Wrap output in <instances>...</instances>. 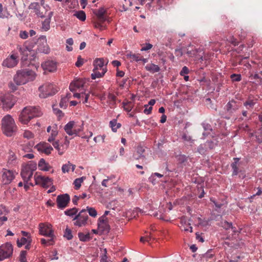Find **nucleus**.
<instances>
[{
  "label": "nucleus",
  "instance_id": "nucleus-23",
  "mask_svg": "<svg viewBox=\"0 0 262 262\" xmlns=\"http://www.w3.org/2000/svg\"><path fill=\"white\" fill-rule=\"evenodd\" d=\"M98 222V227L99 228H102L103 231H109L110 227L107 224V220L106 217H104L103 215L101 216L99 218Z\"/></svg>",
  "mask_w": 262,
  "mask_h": 262
},
{
  "label": "nucleus",
  "instance_id": "nucleus-39",
  "mask_svg": "<svg viewBox=\"0 0 262 262\" xmlns=\"http://www.w3.org/2000/svg\"><path fill=\"white\" fill-rule=\"evenodd\" d=\"M84 179V177H81L80 178H77L74 181V185L75 187V189L76 190H78L80 188L81 183H82Z\"/></svg>",
  "mask_w": 262,
  "mask_h": 262
},
{
  "label": "nucleus",
  "instance_id": "nucleus-5",
  "mask_svg": "<svg viewBox=\"0 0 262 262\" xmlns=\"http://www.w3.org/2000/svg\"><path fill=\"white\" fill-rule=\"evenodd\" d=\"M36 168V163L33 161H29L22 165L20 175L24 182H29Z\"/></svg>",
  "mask_w": 262,
  "mask_h": 262
},
{
  "label": "nucleus",
  "instance_id": "nucleus-26",
  "mask_svg": "<svg viewBox=\"0 0 262 262\" xmlns=\"http://www.w3.org/2000/svg\"><path fill=\"white\" fill-rule=\"evenodd\" d=\"M17 48L19 50L20 53L23 55L21 57L22 59L24 60H27L28 53L29 52H30V51L28 48L27 47H21L20 46H18Z\"/></svg>",
  "mask_w": 262,
  "mask_h": 262
},
{
  "label": "nucleus",
  "instance_id": "nucleus-45",
  "mask_svg": "<svg viewBox=\"0 0 262 262\" xmlns=\"http://www.w3.org/2000/svg\"><path fill=\"white\" fill-rule=\"evenodd\" d=\"M232 82H239L242 80V76L239 74H232L230 75Z\"/></svg>",
  "mask_w": 262,
  "mask_h": 262
},
{
  "label": "nucleus",
  "instance_id": "nucleus-13",
  "mask_svg": "<svg viewBox=\"0 0 262 262\" xmlns=\"http://www.w3.org/2000/svg\"><path fill=\"white\" fill-rule=\"evenodd\" d=\"M2 179L4 184H9L15 178L14 172L12 170L3 169Z\"/></svg>",
  "mask_w": 262,
  "mask_h": 262
},
{
  "label": "nucleus",
  "instance_id": "nucleus-47",
  "mask_svg": "<svg viewBox=\"0 0 262 262\" xmlns=\"http://www.w3.org/2000/svg\"><path fill=\"white\" fill-rule=\"evenodd\" d=\"M188 157L185 155H180L178 156V161L180 164H185L188 161Z\"/></svg>",
  "mask_w": 262,
  "mask_h": 262
},
{
  "label": "nucleus",
  "instance_id": "nucleus-34",
  "mask_svg": "<svg viewBox=\"0 0 262 262\" xmlns=\"http://www.w3.org/2000/svg\"><path fill=\"white\" fill-rule=\"evenodd\" d=\"M110 127L114 132H116L117 129L121 127V124L117 123L116 119H113L110 122Z\"/></svg>",
  "mask_w": 262,
  "mask_h": 262
},
{
  "label": "nucleus",
  "instance_id": "nucleus-51",
  "mask_svg": "<svg viewBox=\"0 0 262 262\" xmlns=\"http://www.w3.org/2000/svg\"><path fill=\"white\" fill-rule=\"evenodd\" d=\"M27 252L26 251H21L19 255V261L20 262H28L26 258Z\"/></svg>",
  "mask_w": 262,
  "mask_h": 262
},
{
  "label": "nucleus",
  "instance_id": "nucleus-12",
  "mask_svg": "<svg viewBox=\"0 0 262 262\" xmlns=\"http://www.w3.org/2000/svg\"><path fill=\"white\" fill-rule=\"evenodd\" d=\"M18 62V56L13 54L3 61L2 65L8 68H12L15 67L17 64Z\"/></svg>",
  "mask_w": 262,
  "mask_h": 262
},
{
  "label": "nucleus",
  "instance_id": "nucleus-55",
  "mask_svg": "<svg viewBox=\"0 0 262 262\" xmlns=\"http://www.w3.org/2000/svg\"><path fill=\"white\" fill-rule=\"evenodd\" d=\"M153 215L155 217H156L157 219H159L161 220H164V221H168L167 219H166L164 217L163 214L161 212H156L154 213Z\"/></svg>",
  "mask_w": 262,
  "mask_h": 262
},
{
  "label": "nucleus",
  "instance_id": "nucleus-57",
  "mask_svg": "<svg viewBox=\"0 0 262 262\" xmlns=\"http://www.w3.org/2000/svg\"><path fill=\"white\" fill-rule=\"evenodd\" d=\"M83 64V59L81 58V56H79L77 58V61L75 63V66L77 67H80Z\"/></svg>",
  "mask_w": 262,
  "mask_h": 262
},
{
  "label": "nucleus",
  "instance_id": "nucleus-27",
  "mask_svg": "<svg viewBox=\"0 0 262 262\" xmlns=\"http://www.w3.org/2000/svg\"><path fill=\"white\" fill-rule=\"evenodd\" d=\"M69 145V141L67 140V137L66 138L65 141L63 143L60 144L59 147L57 149L58 154L60 155H62L64 152L68 149Z\"/></svg>",
  "mask_w": 262,
  "mask_h": 262
},
{
  "label": "nucleus",
  "instance_id": "nucleus-10",
  "mask_svg": "<svg viewBox=\"0 0 262 262\" xmlns=\"http://www.w3.org/2000/svg\"><path fill=\"white\" fill-rule=\"evenodd\" d=\"M39 234L50 237H54L53 230L52 229V225L48 223H40L39 224Z\"/></svg>",
  "mask_w": 262,
  "mask_h": 262
},
{
  "label": "nucleus",
  "instance_id": "nucleus-58",
  "mask_svg": "<svg viewBox=\"0 0 262 262\" xmlns=\"http://www.w3.org/2000/svg\"><path fill=\"white\" fill-rule=\"evenodd\" d=\"M8 213V211L6 209L5 206H4L2 205H0V216L3 214L5 215L6 214H7Z\"/></svg>",
  "mask_w": 262,
  "mask_h": 262
},
{
  "label": "nucleus",
  "instance_id": "nucleus-53",
  "mask_svg": "<svg viewBox=\"0 0 262 262\" xmlns=\"http://www.w3.org/2000/svg\"><path fill=\"white\" fill-rule=\"evenodd\" d=\"M23 137L27 139H31L34 137L33 134L29 130H25L23 134Z\"/></svg>",
  "mask_w": 262,
  "mask_h": 262
},
{
  "label": "nucleus",
  "instance_id": "nucleus-35",
  "mask_svg": "<svg viewBox=\"0 0 262 262\" xmlns=\"http://www.w3.org/2000/svg\"><path fill=\"white\" fill-rule=\"evenodd\" d=\"M57 135L58 131L57 130V125L55 124V127L53 126V129L52 130L51 135L49 137L48 141H49V142H52V141H53L55 140V137L57 136Z\"/></svg>",
  "mask_w": 262,
  "mask_h": 262
},
{
  "label": "nucleus",
  "instance_id": "nucleus-54",
  "mask_svg": "<svg viewBox=\"0 0 262 262\" xmlns=\"http://www.w3.org/2000/svg\"><path fill=\"white\" fill-rule=\"evenodd\" d=\"M239 57H241L240 60L239 61L238 64H244L245 66H246L247 68H249V67H251V65L248 63L247 62L246 63H244L243 62V60L245 59H248L249 57V55L246 56V57H242V56H239Z\"/></svg>",
  "mask_w": 262,
  "mask_h": 262
},
{
  "label": "nucleus",
  "instance_id": "nucleus-62",
  "mask_svg": "<svg viewBox=\"0 0 262 262\" xmlns=\"http://www.w3.org/2000/svg\"><path fill=\"white\" fill-rule=\"evenodd\" d=\"M144 107H145V110H144V113L145 114L149 115L151 113V110L152 109V106L149 107V108H147L148 107V105H145Z\"/></svg>",
  "mask_w": 262,
  "mask_h": 262
},
{
  "label": "nucleus",
  "instance_id": "nucleus-18",
  "mask_svg": "<svg viewBox=\"0 0 262 262\" xmlns=\"http://www.w3.org/2000/svg\"><path fill=\"white\" fill-rule=\"evenodd\" d=\"M85 81L83 79L79 78L73 81L70 84L69 89L72 92H75L84 86Z\"/></svg>",
  "mask_w": 262,
  "mask_h": 262
},
{
  "label": "nucleus",
  "instance_id": "nucleus-63",
  "mask_svg": "<svg viewBox=\"0 0 262 262\" xmlns=\"http://www.w3.org/2000/svg\"><path fill=\"white\" fill-rule=\"evenodd\" d=\"M152 47V45L149 43H146L145 46L142 48L141 49V51H147L150 49H151Z\"/></svg>",
  "mask_w": 262,
  "mask_h": 262
},
{
  "label": "nucleus",
  "instance_id": "nucleus-33",
  "mask_svg": "<svg viewBox=\"0 0 262 262\" xmlns=\"http://www.w3.org/2000/svg\"><path fill=\"white\" fill-rule=\"evenodd\" d=\"M31 242L32 238H26L25 237H22L20 239H17V245L18 247H21L27 243H31Z\"/></svg>",
  "mask_w": 262,
  "mask_h": 262
},
{
  "label": "nucleus",
  "instance_id": "nucleus-43",
  "mask_svg": "<svg viewBox=\"0 0 262 262\" xmlns=\"http://www.w3.org/2000/svg\"><path fill=\"white\" fill-rule=\"evenodd\" d=\"M63 236L68 240L72 239L73 238V235L72 234L71 230L67 227L64 231Z\"/></svg>",
  "mask_w": 262,
  "mask_h": 262
},
{
  "label": "nucleus",
  "instance_id": "nucleus-11",
  "mask_svg": "<svg viewBox=\"0 0 262 262\" xmlns=\"http://www.w3.org/2000/svg\"><path fill=\"white\" fill-rule=\"evenodd\" d=\"M70 201V197L68 194L65 193L58 195L56 199L57 207L61 209L66 208L68 206Z\"/></svg>",
  "mask_w": 262,
  "mask_h": 262
},
{
  "label": "nucleus",
  "instance_id": "nucleus-60",
  "mask_svg": "<svg viewBox=\"0 0 262 262\" xmlns=\"http://www.w3.org/2000/svg\"><path fill=\"white\" fill-rule=\"evenodd\" d=\"M189 69L188 68L186 67V66H184V67H183L181 71L180 72V75L181 76H184V75H187L189 73Z\"/></svg>",
  "mask_w": 262,
  "mask_h": 262
},
{
  "label": "nucleus",
  "instance_id": "nucleus-32",
  "mask_svg": "<svg viewBox=\"0 0 262 262\" xmlns=\"http://www.w3.org/2000/svg\"><path fill=\"white\" fill-rule=\"evenodd\" d=\"M78 236L79 240L84 242L89 241L92 238V237L91 236L89 232L86 234H84L82 232H79L78 233Z\"/></svg>",
  "mask_w": 262,
  "mask_h": 262
},
{
  "label": "nucleus",
  "instance_id": "nucleus-4",
  "mask_svg": "<svg viewBox=\"0 0 262 262\" xmlns=\"http://www.w3.org/2000/svg\"><path fill=\"white\" fill-rule=\"evenodd\" d=\"M93 66V73L91 74L92 79L103 77L107 71L106 66L104 65V59L102 58L94 60Z\"/></svg>",
  "mask_w": 262,
  "mask_h": 262
},
{
  "label": "nucleus",
  "instance_id": "nucleus-61",
  "mask_svg": "<svg viewBox=\"0 0 262 262\" xmlns=\"http://www.w3.org/2000/svg\"><path fill=\"white\" fill-rule=\"evenodd\" d=\"M183 230L185 231H189L190 232H192V227L191 226L190 224H188V225H185L184 226Z\"/></svg>",
  "mask_w": 262,
  "mask_h": 262
},
{
  "label": "nucleus",
  "instance_id": "nucleus-64",
  "mask_svg": "<svg viewBox=\"0 0 262 262\" xmlns=\"http://www.w3.org/2000/svg\"><path fill=\"white\" fill-rule=\"evenodd\" d=\"M108 99L110 101H112L115 103L116 100V97L114 94L110 93L108 95Z\"/></svg>",
  "mask_w": 262,
  "mask_h": 262
},
{
  "label": "nucleus",
  "instance_id": "nucleus-1",
  "mask_svg": "<svg viewBox=\"0 0 262 262\" xmlns=\"http://www.w3.org/2000/svg\"><path fill=\"white\" fill-rule=\"evenodd\" d=\"M42 114V113L39 107L26 106L20 112L18 117V120L23 124H27L31 119L40 117Z\"/></svg>",
  "mask_w": 262,
  "mask_h": 262
},
{
  "label": "nucleus",
  "instance_id": "nucleus-19",
  "mask_svg": "<svg viewBox=\"0 0 262 262\" xmlns=\"http://www.w3.org/2000/svg\"><path fill=\"white\" fill-rule=\"evenodd\" d=\"M41 67L45 71L53 72L57 70L56 62L53 60L46 61L41 63Z\"/></svg>",
  "mask_w": 262,
  "mask_h": 262
},
{
  "label": "nucleus",
  "instance_id": "nucleus-48",
  "mask_svg": "<svg viewBox=\"0 0 262 262\" xmlns=\"http://www.w3.org/2000/svg\"><path fill=\"white\" fill-rule=\"evenodd\" d=\"M127 56L129 57L133 61H141V60H142V57L140 56L139 54H128Z\"/></svg>",
  "mask_w": 262,
  "mask_h": 262
},
{
  "label": "nucleus",
  "instance_id": "nucleus-20",
  "mask_svg": "<svg viewBox=\"0 0 262 262\" xmlns=\"http://www.w3.org/2000/svg\"><path fill=\"white\" fill-rule=\"evenodd\" d=\"M239 107L238 103L234 100L229 101L225 106L226 111L229 114L233 113Z\"/></svg>",
  "mask_w": 262,
  "mask_h": 262
},
{
  "label": "nucleus",
  "instance_id": "nucleus-49",
  "mask_svg": "<svg viewBox=\"0 0 262 262\" xmlns=\"http://www.w3.org/2000/svg\"><path fill=\"white\" fill-rule=\"evenodd\" d=\"M86 209L90 216L95 217L97 215V212L96 209L93 207H86Z\"/></svg>",
  "mask_w": 262,
  "mask_h": 262
},
{
  "label": "nucleus",
  "instance_id": "nucleus-28",
  "mask_svg": "<svg viewBox=\"0 0 262 262\" xmlns=\"http://www.w3.org/2000/svg\"><path fill=\"white\" fill-rule=\"evenodd\" d=\"M106 11L104 9V8L101 7L100 8L97 12H95V15L98 18V19L101 22H104L106 20V18L104 17V14L105 13Z\"/></svg>",
  "mask_w": 262,
  "mask_h": 262
},
{
  "label": "nucleus",
  "instance_id": "nucleus-9",
  "mask_svg": "<svg viewBox=\"0 0 262 262\" xmlns=\"http://www.w3.org/2000/svg\"><path fill=\"white\" fill-rule=\"evenodd\" d=\"M88 219V215L86 213V210L85 209H82L74 217V220H76L74 225L78 227L85 226L87 223Z\"/></svg>",
  "mask_w": 262,
  "mask_h": 262
},
{
  "label": "nucleus",
  "instance_id": "nucleus-59",
  "mask_svg": "<svg viewBox=\"0 0 262 262\" xmlns=\"http://www.w3.org/2000/svg\"><path fill=\"white\" fill-rule=\"evenodd\" d=\"M19 36L22 39H26L28 37V33L26 31H20Z\"/></svg>",
  "mask_w": 262,
  "mask_h": 262
},
{
  "label": "nucleus",
  "instance_id": "nucleus-37",
  "mask_svg": "<svg viewBox=\"0 0 262 262\" xmlns=\"http://www.w3.org/2000/svg\"><path fill=\"white\" fill-rule=\"evenodd\" d=\"M74 16H76L78 19L82 21H84L86 19L85 13L82 10L75 12L74 14Z\"/></svg>",
  "mask_w": 262,
  "mask_h": 262
},
{
  "label": "nucleus",
  "instance_id": "nucleus-6",
  "mask_svg": "<svg viewBox=\"0 0 262 262\" xmlns=\"http://www.w3.org/2000/svg\"><path fill=\"white\" fill-rule=\"evenodd\" d=\"M38 90L40 92L39 96L42 98L54 95L57 92L54 85L50 83H46L39 86Z\"/></svg>",
  "mask_w": 262,
  "mask_h": 262
},
{
  "label": "nucleus",
  "instance_id": "nucleus-46",
  "mask_svg": "<svg viewBox=\"0 0 262 262\" xmlns=\"http://www.w3.org/2000/svg\"><path fill=\"white\" fill-rule=\"evenodd\" d=\"M68 101H69L67 98H65L64 97H62L59 103V106L62 108H66L68 105L67 103Z\"/></svg>",
  "mask_w": 262,
  "mask_h": 262
},
{
  "label": "nucleus",
  "instance_id": "nucleus-38",
  "mask_svg": "<svg viewBox=\"0 0 262 262\" xmlns=\"http://www.w3.org/2000/svg\"><path fill=\"white\" fill-rule=\"evenodd\" d=\"M16 161V157L13 152H10L8 159V163L9 164H13Z\"/></svg>",
  "mask_w": 262,
  "mask_h": 262
},
{
  "label": "nucleus",
  "instance_id": "nucleus-25",
  "mask_svg": "<svg viewBox=\"0 0 262 262\" xmlns=\"http://www.w3.org/2000/svg\"><path fill=\"white\" fill-rule=\"evenodd\" d=\"M37 50L40 53L48 54L50 52V48L47 41H44L42 43H39L38 45Z\"/></svg>",
  "mask_w": 262,
  "mask_h": 262
},
{
  "label": "nucleus",
  "instance_id": "nucleus-16",
  "mask_svg": "<svg viewBox=\"0 0 262 262\" xmlns=\"http://www.w3.org/2000/svg\"><path fill=\"white\" fill-rule=\"evenodd\" d=\"M64 130L69 136L77 135L80 131V129L76 128L75 122L73 121L69 122L64 127Z\"/></svg>",
  "mask_w": 262,
  "mask_h": 262
},
{
  "label": "nucleus",
  "instance_id": "nucleus-31",
  "mask_svg": "<svg viewBox=\"0 0 262 262\" xmlns=\"http://www.w3.org/2000/svg\"><path fill=\"white\" fill-rule=\"evenodd\" d=\"M38 167L41 170L49 171L50 166L44 159H41L38 162Z\"/></svg>",
  "mask_w": 262,
  "mask_h": 262
},
{
  "label": "nucleus",
  "instance_id": "nucleus-22",
  "mask_svg": "<svg viewBox=\"0 0 262 262\" xmlns=\"http://www.w3.org/2000/svg\"><path fill=\"white\" fill-rule=\"evenodd\" d=\"M53 15V12L51 11L48 14V17L42 21L41 29L44 31H47L50 29V23L52 17Z\"/></svg>",
  "mask_w": 262,
  "mask_h": 262
},
{
  "label": "nucleus",
  "instance_id": "nucleus-24",
  "mask_svg": "<svg viewBox=\"0 0 262 262\" xmlns=\"http://www.w3.org/2000/svg\"><path fill=\"white\" fill-rule=\"evenodd\" d=\"M240 159L239 158H234L233 160L234 162L231 163V167L232 169V176H237L239 172V169L238 167V165L239 163Z\"/></svg>",
  "mask_w": 262,
  "mask_h": 262
},
{
  "label": "nucleus",
  "instance_id": "nucleus-30",
  "mask_svg": "<svg viewBox=\"0 0 262 262\" xmlns=\"http://www.w3.org/2000/svg\"><path fill=\"white\" fill-rule=\"evenodd\" d=\"M75 167L76 166L75 165L72 164L70 162H68V163L62 165L61 170L63 173L69 172L71 168L72 171H74Z\"/></svg>",
  "mask_w": 262,
  "mask_h": 262
},
{
  "label": "nucleus",
  "instance_id": "nucleus-50",
  "mask_svg": "<svg viewBox=\"0 0 262 262\" xmlns=\"http://www.w3.org/2000/svg\"><path fill=\"white\" fill-rule=\"evenodd\" d=\"M232 223L224 221L221 222L222 227L225 230H228L232 227Z\"/></svg>",
  "mask_w": 262,
  "mask_h": 262
},
{
  "label": "nucleus",
  "instance_id": "nucleus-36",
  "mask_svg": "<svg viewBox=\"0 0 262 262\" xmlns=\"http://www.w3.org/2000/svg\"><path fill=\"white\" fill-rule=\"evenodd\" d=\"M145 236L141 237L140 239L141 242H149L150 241L155 239L151 233H148L147 232H145Z\"/></svg>",
  "mask_w": 262,
  "mask_h": 262
},
{
  "label": "nucleus",
  "instance_id": "nucleus-21",
  "mask_svg": "<svg viewBox=\"0 0 262 262\" xmlns=\"http://www.w3.org/2000/svg\"><path fill=\"white\" fill-rule=\"evenodd\" d=\"M29 9L33 10L37 17L40 18L45 17L46 13L40 11V6L39 3L36 2L31 3L29 6Z\"/></svg>",
  "mask_w": 262,
  "mask_h": 262
},
{
  "label": "nucleus",
  "instance_id": "nucleus-56",
  "mask_svg": "<svg viewBox=\"0 0 262 262\" xmlns=\"http://www.w3.org/2000/svg\"><path fill=\"white\" fill-rule=\"evenodd\" d=\"M255 104V102L253 100H248L244 102V106L248 108V106H249L250 107H253Z\"/></svg>",
  "mask_w": 262,
  "mask_h": 262
},
{
  "label": "nucleus",
  "instance_id": "nucleus-52",
  "mask_svg": "<svg viewBox=\"0 0 262 262\" xmlns=\"http://www.w3.org/2000/svg\"><path fill=\"white\" fill-rule=\"evenodd\" d=\"M205 145L201 144L198 148V151L201 155H205L206 152Z\"/></svg>",
  "mask_w": 262,
  "mask_h": 262
},
{
  "label": "nucleus",
  "instance_id": "nucleus-2",
  "mask_svg": "<svg viewBox=\"0 0 262 262\" xmlns=\"http://www.w3.org/2000/svg\"><path fill=\"white\" fill-rule=\"evenodd\" d=\"M1 128L3 134L7 137L14 136L18 129L14 119L10 115H7L2 119Z\"/></svg>",
  "mask_w": 262,
  "mask_h": 262
},
{
  "label": "nucleus",
  "instance_id": "nucleus-3",
  "mask_svg": "<svg viewBox=\"0 0 262 262\" xmlns=\"http://www.w3.org/2000/svg\"><path fill=\"white\" fill-rule=\"evenodd\" d=\"M36 77V73L31 70L23 69L18 70L14 76V81L16 85L25 84L33 81Z\"/></svg>",
  "mask_w": 262,
  "mask_h": 262
},
{
  "label": "nucleus",
  "instance_id": "nucleus-41",
  "mask_svg": "<svg viewBox=\"0 0 262 262\" xmlns=\"http://www.w3.org/2000/svg\"><path fill=\"white\" fill-rule=\"evenodd\" d=\"M122 104H123L124 110L127 112H129L130 111H131L132 108H133V106H134V105L132 102H123L122 103Z\"/></svg>",
  "mask_w": 262,
  "mask_h": 262
},
{
  "label": "nucleus",
  "instance_id": "nucleus-7",
  "mask_svg": "<svg viewBox=\"0 0 262 262\" xmlns=\"http://www.w3.org/2000/svg\"><path fill=\"white\" fill-rule=\"evenodd\" d=\"M17 101L16 98L11 94H7L0 97V106L4 110L12 108Z\"/></svg>",
  "mask_w": 262,
  "mask_h": 262
},
{
  "label": "nucleus",
  "instance_id": "nucleus-15",
  "mask_svg": "<svg viewBox=\"0 0 262 262\" xmlns=\"http://www.w3.org/2000/svg\"><path fill=\"white\" fill-rule=\"evenodd\" d=\"M35 148H36L38 151L45 153L47 155L50 154L53 150V147L49 143L46 142H40L35 146Z\"/></svg>",
  "mask_w": 262,
  "mask_h": 262
},
{
  "label": "nucleus",
  "instance_id": "nucleus-44",
  "mask_svg": "<svg viewBox=\"0 0 262 262\" xmlns=\"http://www.w3.org/2000/svg\"><path fill=\"white\" fill-rule=\"evenodd\" d=\"M51 238L46 240L45 238H41L40 240V242L42 245H43L44 246H48L53 245L54 242H53V237H50Z\"/></svg>",
  "mask_w": 262,
  "mask_h": 262
},
{
  "label": "nucleus",
  "instance_id": "nucleus-29",
  "mask_svg": "<svg viewBox=\"0 0 262 262\" xmlns=\"http://www.w3.org/2000/svg\"><path fill=\"white\" fill-rule=\"evenodd\" d=\"M145 69L152 73L158 72L160 71V67L154 63L147 64L145 67Z\"/></svg>",
  "mask_w": 262,
  "mask_h": 262
},
{
  "label": "nucleus",
  "instance_id": "nucleus-14",
  "mask_svg": "<svg viewBox=\"0 0 262 262\" xmlns=\"http://www.w3.org/2000/svg\"><path fill=\"white\" fill-rule=\"evenodd\" d=\"M34 179L36 184H40L44 188H48L53 184L52 180L49 177L35 176Z\"/></svg>",
  "mask_w": 262,
  "mask_h": 262
},
{
  "label": "nucleus",
  "instance_id": "nucleus-17",
  "mask_svg": "<svg viewBox=\"0 0 262 262\" xmlns=\"http://www.w3.org/2000/svg\"><path fill=\"white\" fill-rule=\"evenodd\" d=\"M145 151V149L144 147L141 145L137 146L135 152L133 154V159L135 160L141 159L142 162L145 161L146 160V156L144 155Z\"/></svg>",
  "mask_w": 262,
  "mask_h": 262
},
{
  "label": "nucleus",
  "instance_id": "nucleus-40",
  "mask_svg": "<svg viewBox=\"0 0 262 262\" xmlns=\"http://www.w3.org/2000/svg\"><path fill=\"white\" fill-rule=\"evenodd\" d=\"M78 212V209L74 207L73 208L68 209L64 211V214L69 216H73L76 215Z\"/></svg>",
  "mask_w": 262,
  "mask_h": 262
},
{
  "label": "nucleus",
  "instance_id": "nucleus-42",
  "mask_svg": "<svg viewBox=\"0 0 262 262\" xmlns=\"http://www.w3.org/2000/svg\"><path fill=\"white\" fill-rule=\"evenodd\" d=\"M212 250H209L206 253L204 254L202 256L203 259H205L206 260H208L210 259H212L213 258L214 254L211 253Z\"/></svg>",
  "mask_w": 262,
  "mask_h": 262
},
{
  "label": "nucleus",
  "instance_id": "nucleus-8",
  "mask_svg": "<svg viewBox=\"0 0 262 262\" xmlns=\"http://www.w3.org/2000/svg\"><path fill=\"white\" fill-rule=\"evenodd\" d=\"M13 248L10 243H6L0 246V261L12 256Z\"/></svg>",
  "mask_w": 262,
  "mask_h": 262
}]
</instances>
